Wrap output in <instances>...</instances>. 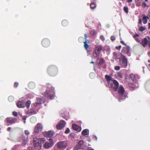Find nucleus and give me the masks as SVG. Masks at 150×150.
Here are the masks:
<instances>
[{"label":"nucleus","mask_w":150,"mask_h":150,"mask_svg":"<svg viewBox=\"0 0 150 150\" xmlns=\"http://www.w3.org/2000/svg\"><path fill=\"white\" fill-rule=\"evenodd\" d=\"M118 92L119 95L118 98V100L120 102L123 100L125 99L127 97V96L126 94H124L125 90L122 86H120L118 88Z\"/></svg>","instance_id":"obj_1"},{"label":"nucleus","mask_w":150,"mask_h":150,"mask_svg":"<svg viewBox=\"0 0 150 150\" xmlns=\"http://www.w3.org/2000/svg\"><path fill=\"white\" fill-rule=\"evenodd\" d=\"M48 88L47 89L44 95L47 98H50L51 99H52L54 97V96L51 95L50 94L54 93L53 91L54 90V87L51 86L50 85L48 87Z\"/></svg>","instance_id":"obj_2"},{"label":"nucleus","mask_w":150,"mask_h":150,"mask_svg":"<svg viewBox=\"0 0 150 150\" xmlns=\"http://www.w3.org/2000/svg\"><path fill=\"white\" fill-rule=\"evenodd\" d=\"M48 72L50 76H55L57 73V68L54 66H51L48 68Z\"/></svg>","instance_id":"obj_3"},{"label":"nucleus","mask_w":150,"mask_h":150,"mask_svg":"<svg viewBox=\"0 0 150 150\" xmlns=\"http://www.w3.org/2000/svg\"><path fill=\"white\" fill-rule=\"evenodd\" d=\"M119 64L123 68H126L127 66V60L124 55H121L119 60Z\"/></svg>","instance_id":"obj_4"},{"label":"nucleus","mask_w":150,"mask_h":150,"mask_svg":"<svg viewBox=\"0 0 150 150\" xmlns=\"http://www.w3.org/2000/svg\"><path fill=\"white\" fill-rule=\"evenodd\" d=\"M108 86L116 91L119 86L118 82L115 80H110L108 82Z\"/></svg>","instance_id":"obj_5"},{"label":"nucleus","mask_w":150,"mask_h":150,"mask_svg":"<svg viewBox=\"0 0 150 150\" xmlns=\"http://www.w3.org/2000/svg\"><path fill=\"white\" fill-rule=\"evenodd\" d=\"M49 140L50 141V142H45L44 146V147L46 149L51 148L54 144L53 141L52 139L49 138Z\"/></svg>","instance_id":"obj_6"},{"label":"nucleus","mask_w":150,"mask_h":150,"mask_svg":"<svg viewBox=\"0 0 150 150\" xmlns=\"http://www.w3.org/2000/svg\"><path fill=\"white\" fill-rule=\"evenodd\" d=\"M33 144L35 148L37 149H41L42 145L41 143L38 141V139L35 138L33 139Z\"/></svg>","instance_id":"obj_7"},{"label":"nucleus","mask_w":150,"mask_h":150,"mask_svg":"<svg viewBox=\"0 0 150 150\" xmlns=\"http://www.w3.org/2000/svg\"><path fill=\"white\" fill-rule=\"evenodd\" d=\"M141 44L144 47H145L147 44H148L149 47H150V40L149 38L148 37L147 38H145L142 40Z\"/></svg>","instance_id":"obj_8"},{"label":"nucleus","mask_w":150,"mask_h":150,"mask_svg":"<svg viewBox=\"0 0 150 150\" xmlns=\"http://www.w3.org/2000/svg\"><path fill=\"white\" fill-rule=\"evenodd\" d=\"M130 48L129 47H123L122 50V54L123 55L125 54H127V55L129 56L130 55L129 51Z\"/></svg>","instance_id":"obj_9"},{"label":"nucleus","mask_w":150,"mask_h":150,"mask_svg":"<svg viewBox=\"0 0 150 150\" xmlns=\"http://www.w3.org/2000/svg\"><path fill=\"white\" fill-rule=\"evenodd\" d=\"M83 143L84 142L83 141H80L78 144L74 147L73 150H78L83 149L84 146Z\"/></svg>","instance_id":"obj_10"},{"label":"nucleus","mask_w":150,"mask_h":150,"mask_svg":"<svg viewBox=\"0 0 150 150\" xmlns=\"http://www.w3.org/2000/svg\"><path fill=\"white\" fill-rule=\"evenodd\" d=\"M42 126L41 124L38 123L35 127L34 132L35 133H38L42 131Z\"/></svg>","instance_id":"obj_11"},{"label":"nucleus","mask_w":150,"mask_h":150,"mask_svg":"<svg viewBox=\"0 0 150 150\" xmlns=\"http://www.w3.org/2000/svg\"><path fill=\"white\" fill-rule=\"evenodd\" d=\"M67 146L66 143L64 141H61L57 144V147L59 149H65Z\"/></svg>","instance_id":"obj_12"},{"label":"nucleus","mask_w":150,"mask_h":150,"mask_svg":"<svg viewBox=\"0 0 150 150\" xmlns=\"http://www.w3.org/2000/svg\"><path fill=\"white\" fill-rule=\"evenodd\" d=\"M36 100V102L33 104L34 106L35 107H36L38 105H39L43 103H44L45 101V100L43 98H37Z\"/></svg>","instance_id":"obj_13"},{"label":"nucleus","mask_w":150,"mask_h":150,"mask_svg":"<svg viewBox=\"0 0 150 150\" xmlns=\"http://www.w3.org/2000/svg\"><path fill=\"white\" fill-rule=\"evenodd\" d=\"M66 122L63 120H62L57 125V128L58 129H61L65 125Z\"/></svg>","instance_id":"obj_14"},{"label":"nucleus","mask_w":150,"mask_h":150,"mask_svg":"<svg viewBox=\"0 0 150 150\" xmlns=\"http://www.w3.org/2000/svg\"><path fill=\"white\" fill-rule=\"evenodd\" d=\"M42 45L44 47H47L50 45V41L48 39H44L42 41Z\"/></svg>","instance_id":"obj_15"},{"label":"nucleus","mask_w":150,"mask_h":150,"mask_svg":"<svg viewBox=\"0 0 150 150\" xmlns=\"http://www.w3.org/2000/svg\"><path fill=\"white\" fill-rule=\"evenodd\" d=\"M19 141H22V144L24 145H25L28 142V138H25L24 135L21 136L19 138Z\"/></svg>","instance_id":"obj_16"},{"label":"nucleus","mask_w":150,"mask_h":150,"mask_svg":"<svg viewBox=\"0 0 150 150\" xmlns=\"http://www.w3.org/2000/svg\"><path fill=\"white\" fill-rule=\"evenodd\" d=\"M16 120L15 118H7L6 120V121L7 123L11 124L14 123Z\"/></svg>","instance_id":"obj_17"},{"label":"nucleus","mask_w":150,"mask_h":150,"mask_svg":"<svg viewBox=\"0 0 150 150\" xmlns=\"http://www.w3.org/2000/svg\"><path fill=\"white\" fill-rule=\"evenodd\" d=\"M113 58L114 59L117 60L118 59H120L121 55H123L122 54L119 53L117 54L115 52H114L113 54Z\"/></svg>","instance_id":"obj_18"},{"label":"nucleus","mask_w":150,"mask_h":150,"mask_svg":"<svg viewBox=\"0 0 150 150\" xmlns=\"http://www.w3.org/2000/svg\"><path fill=\"white\" fill-rule=\"evenodd\" d=\"M72 127L74 130H77L79 132H80L81 130V127L75 124H73L72 125Z\"/></svg>","instance_id":"obj_19"},{"label":"nucleus","mask_w":150,"mask_h":150,"mask_svg":"<svg viewBox=\"0 0 150 150\" xmlns=\"http://www.w3.org/2000/svg\"><path fill=\"white\" fill-rule=\"evenodd\" d=\"M17 106L19 108H24L25 106V103L24 101H19L17 104Z\"/></svg>","instance_id":"obj_20"},{"label":"nucleus","mask_w":150,"mask_h":150,"mask_svg":"<svg viewBox=\"0 0 150 150\" xmlns=\"http://www.w3.org/2000/svg\"><path fill=\"white\" fill-rule=\"evenodd\" d=\"M37 113V112L33 109H30L28 110L26 112V114L29 115H31L33 114H35Z\"/></svg>","instance_id":"obj_21"},{"label":"nucleus","mask_w":150,"mask_h":150,"mask_svg":"<svg viewBox=\"0 0 150 150\" xmlns=\"http://www.w3.org/2000/svg\"><path fill=\"white\" fill-rule=\"evenodd\" d=\"M43 135L46 137H51L53 135V133L51 131H49L47 132H44Z\"/></svg>","instance_id":"obj_22"},{"label":"nucleus","mask_w":150,"mask_h":150,"mask_svg":"<svg viewBox=\"0 0 150 150\" xmlns=\"http://www.w3.org/2000/svg\"><path fill=\"white\" fill-rule=\"evenodd\" d=\"M102 47L100 45H99L97 46H96V48L95 50L100 53V52H101V51L102 50Z\"/></svg>","instance_id":"obj_23"},{"label":"nucleus","mask_w":150,"mask_h":150,"mask_svg":"<svg viewBox=\"0 0 150 150\" xmlns=\"http://www.w3.org/2000/svg\"><path fill=\"white\" fill-rule=\"evenodd\" d=\"M83 136H86L89 134V130L88 129H86L83 130L81 132Z\"/></svg>","instance_id":"obj_24"},{"label":"nucleus","mask_w":150,"mask_h":150,"mask_svg":"<svg viewBox=\"0 0 150 150\" xmlns=\"http://www.w3.org/2000/svg\"><path fill=\"white\" fill-rule=\"evenodd\" d=\"M104 60L103 59L99 58L98 59V62L99 65H101L102 64L104 63Z\"/></svg>","instance_id":"obj_25"},{"label":"nucleus","mask_w":150,"mask_h":150,"mask_svg":"<svg viewBox=\"0 0 150 150\" xmlns=\"http://www.w3.org/2000/svg\"><path fill=\"white\" fill-rule=\"evenodd\" d=\"M149 17L146 16H144L143 17V22L144 24H146L147 23V19H149Z\"/></svg>","instance_id":"obj_26"},{"label":"nucleus","mask_w":150,"mask_h":150,"mask_svg":"<svg viewBox=\"0 0 150 150\" xmlns=\"http://www.w3.org/2000/svg\"><path fill=\"white\" fill-rule=\"evenodd\" d=\"M28 86L30 88L32 89L35 87V84L33 82H31L29 83Z\"/></svg>","instance_id":"obj_27"},{"label":"nucleus","mask_w":150,"mask_h":150,"mask_svg":"<svg viewBox=\"0 0 150 150\" xmlns=\"http://www.w3.org/2000/svg\"><path fill=\"white\" fill-rule=\"evenodd\" d=\"M100 53L95 50L93 53V55L94 57H96L99 56Z\"/></svg>","instance_id":"obj_28"},{"label":"nucleus","mask_w":150,"mask_h":150,"mask_svg":"<svg viewBox=\"0 0 150 150\" xmlns=\"http://www.w3.org/2000/svg\"><path fill=\"white\" fill-rule=\"evenodd\" d=\"M62 25L64 26H66L68 24V22L66 20H64L62 22Z\"/></svg>","instance_id":"obj_29"},{"label":"nucleus","mask_w":150,"mask_h":150,"mask_svg":"<svg viewBox=\"0 0 150 150\" xmlns=\"http://www.w3.org/2000/svg\"><path fill=\"white\" fill-rule=\"evenodd\" d=\"M46 141L45 139V138H40L38 139V141H39L40 143L41 144L43 143L44 142Z\"/></svg>","instance_id":"obj_30"},{"label":"nucleus","mask_w":150,"mask_h":150,"mask_svg":"<svg viewBox=\"0 0 150 150\" xmlns=\"http://www.w3.org/2000/svg\"><path fill=\"white\" fill-rule=\"evenodd\" d=\"M31 103V101H30L28 100L27 102L26 103H25V105H26L28 108H29Z\"/></svg>","instance_id":"obj_31"},{"label":"nucleus","mask_w":150,"mask_h":150,"mask_svg":"<svg viewBox=\"0 0 150 150\" xmlns=\"http://www.w3.org/2000/svg\"><path fill=\"white\" fill-rule=\"evenodd\" d=\"M30 121L33 123H35L36 122V119L34 117H31L30 119Z\"/></svg>","instance_id":"obj_32"},{"label":"nucleus","mask_w":150,"mask_h":150,"mask_svg":"<svg viewBox=\"0 0 150 150\" xmlns=\"http://www.w3.org/2000/svg\"><path fill=\"white\" fill-rule=\"evenodd\" d=\"M96 7V4L94 3H92L91 4L90 7L91 9H93Z\"/></svg>","instance_id":"obj_33"},{"label":"nucleus","mask_w":150,"mask_h":150,"mask_svg":"<svg viewBox=\"0 0 150 150\" xmlns=\"http://www.w3.org/2000/svg\"><path fill=\"white\" fill-rule=\"evenodd\" d=\"M105 77L107 81H108V82H109L110 80H113L111 79V77L109 76L106 75L105 76Z\"/></svg>","instance_id":"obj_34"},{"label":"nucleus","mask_w":150,"mask_h":150,"mask_svg":"<svg viewBox=\"0 0 150 150\" xmlns=\"http://www.w3.org/2000/svg\"><path fill=\"white\" fill-rule=\"evenodd\" d=\"M117 76L118 77V78L120 79L122 78L123 76L121 73L118 72L117 74Z\"/></svg>","instance_id":"obj_35"},{"label":"nucleus","mask_w":150,"mask_h":150,"mask_svg":"<svg viewBox=\"0 0 150 150\" xmlns=\"http://www.w3.org/2000/svg\"><path fill=\"white\" fill-rule=\"evenodd\" d=\"M34 95L33 93H30L28 94L27 96L29 98H32L34 96Z\"/></svg>","instance_id":"obj_36"},{"label":"nucleus","mask_w":150,"mask_h":150,"mask_svg":"<svg viewBox=\"0 0 150 150\" xmlns=\"http://www.w3.org/2000/svg\"><path fill=\"white\" fill-rule=\"evenodd\" d=\"M84 46L86 50L89 47V45L87 44V42L86 41H85L84 42Z\"/></svg>","instance_id":"obj_37"},{"label":"nucleus","mask_w":150,"mask_h":150,"mask_svg":"<svg viewBox=\"0 0 150 150\" xmlns=\"http://www.w3.org/2000/svg\"><path fill=\"white\" fill-rule=\"evenodd\" d=\"M8 100L9 101L12 102L14 100V98L12 96H11L9 97Z\"/></svg>","instance_id":"obj_38"},{"label":"nucleus","mask_w":150,"mask_h":150,"mask_svg":"<svg viewBox=\"0 0 150 150\" xmlns=\"http://www.w3.org/2000/svg\"><path fill=\"white\" fill-rule=\"evenodd\" d=\"M124 11L126 13H127L128 12V8L127 7L124 6L123 8Z\"/></svg>","instance_id":"obj_39"},{"label":"nucleus","mask_w":150,"mask_h":150,"mask_svg":"<svg viewBox=\"0 0 150 150\" xmlns=\"http://www.w3.org/2000/svg\"><path fill=\"white\" fill-rule=\"evenodd\" d=\"M146 28L144 27L141 26L139 28V29L140 31H142L145 29Z\"/></svg>","instance_id":"obj_40"},{"label":"nucleus","mask_w":150,"mask_h":150,"mask_svg":"<svg viewBox=\"0 0 150 150\" xmlns=\"http://www.w3.org/2000/svg\"><path fill=\"white\" fill-rule=\"evenodd\" d=\"M130 77L131 78L132 80V81H134L135 79H134V75L133 74H131L130 75Z\"/></svg>","instance_id":"obj_41"},{"label":"nucleus","mask_w":150,"mask_h":150,"mask_svg":"<svg viewBox=\"0 0 150 150\" xmlns=\"http://www.w3.org/2000/svg\"><path fill=\"white\" fill-rule=\"evenodd\" d=\"M27 116H23L22 117V119L23 120H24V123H25L26 122L25 120L26 119Z\"/></svg>","instance_id":"obj_42"},{"label":"nucleus","mask_w":150,"mask_h":150,"mask_svg":"<svg viewBox=\"0 0 150 150\" xmlns=\"http://www.w3.org/2000/svg\"><path fill=\"white\" fill-rule=\"evenodd\" d=\"M70 131L69 129L68 128H67L65 132V133L66 134H68L70 132Z\"/></svg>","instance_id":"obj_43"},{"label":"nucleus","mask_w":150,"mask_h":150,"mask_svg":"<svg viewBox=\"0 0 150 150\" xmlns=\"http://www.w3.org/2000/svg\"><path fill=\"white\" fill-rule=\"evenodd\" d=\"M90 76L91 78H93L95 77V74L93 73H91L90 74Z\"/></svg>","instance_id":"obj_44"},{"label":"nucleus","mask_w":150,"mask_h":150,"mask_svg":"<svg viewBox=\"0 0 150 150\" xmlns=\"http://www.w3.org/2000/svg\"><path fill=\"white\" fill-rule=\"evenodd\" d=\"M120 69V67L119 66H117L115 67V69L116 70H119Z\"/></svg>","instance_id":"obj_45"},{"label":"nucleus","mask_w":150,"mask_h":150,"mask_svg":"<svg viewBox=\"0 0 150 150\" xmlns=\"http://www.w3.org/2000/svg\"><path fill=\"white\" fill-rule=\"evenodd\" d=\"M146 4L145 3V2H143L142 3V7H143L144 8H145V7H146Z\"/></svg>","instance_id":"obj_46"},{"label":"nucleus","mask_w":150,"mask_h":150,"mask_svg":"<svg viewBox=\"0 0 150 150\" xmlns=\"http://www.w3.org/2000/svg\"><path fill=\"white\" fill-rule=\"evenodd\" d=\"M139 37V35L137 34H135L133 36V38H134V39L138 38Z\"/></svg>","instance_id":"obj_47"},{"label":"nucleus","mask_w":150,"mask_h":150,"mask_svg":"<svg viewBox=\"0 0 150 150\" xmlns=\"http://www.w3.org/2000/svg\"><path fill=\"white\" fill-rule=\"evenodd\" d=\"M100 39L102 41H104L105 40V39L104 36L103 35L101 36L100 37Z\"/></svg>","instance_id":"obj_48"},{"label":"nucleus","mask_w":150,"mask_h":150,"mask_svg":"<svg viewBox=\"0 0 150 150\" xmlns=\"http://www.w3.org/2000/svg\"><path fill=\"white\" fill-rule=\"evenodd\" d=\"M121 47V46L120 45V46H116V49L117 50H120Z\"/></svg>","instance_id":"obj_49"},{"label":"nucleus","mask_w":150,"mask_h":150,"mask_svg":"<svg viewBox=\"0 0 150 150\" xmlns=\"http://www.w3.org/2000/svg\"><path fill=\"white\" fill-rule=\"evenodd\" d=\"M111 40L112 41H114L115 40V37L113 36H112L111 37Z\"/></svg>","instance_id":"obj_50"},{"label":"nucleus","mask_w":150,"mask_h":150,"mask_svg":"<svg viewBox=\"0 0 150 150\" xmlns=\"http://www.w3.org/2000/svg\"><path fill=\"white\" fill-rule=\"evenodd\" d=\"M25 134L27 135H28L29 134L30 132L28 130H25Z\"/></svg>","instance_id":"obj_51"},{"label":"nucleus","mask_w":150,"mask_h":150,"mask_svg":"<svg viewBox=\"0 0 150 150\" xmlns=\"http://www.w3.org/2000/svg\"><path fill=\"white\" fill-rule=\"evenodd\" d=\"M13 115L14 116H17V113L15 112H13Z\"/></svg>","instance_id":"obj_52"},{"label":"nucleus","mask_w":150,"mask_h":150,"mask_svg":"<svg viewBox=\"0 0 150 150\" xmlns=\"http://www.w3.org/2000/svg\"><path fill=\"white\" fill-rule=\"evenodd\" d=\"M18 85V83L16 82L14 83V86L15 87H17Z\"/></svg>","instance_id":"obj_53"},{"label":"nucleus","mask_w":150,"mask_h":150,"mask_svg":"<svg viewBox=\"0 0 150 150\" xmlns=\"http://www.w3.org/2000/svg\"><path fill=\"white\" fill-rule=\"evenodd\" d=\"M135 39L136 41L138 42H140V40L138 38H137Z\"/></svg>","instance_id":"obj_54"},{"label":"nucleus","mask_w":150,"mask_h":150,"mask_svg":"<svg viewBox=\"0 0 150 150\" xmlns=\"http://www.w3.org/2000/svg\"><path fill=\"white\" fill-rule=\"evenodd\" d=\"M150 18V11H149L148 13V16Z\"/></svg>","instance_id":"obj_55"},{"label":"nucleus","mask_w":150,"mask_h":150,"mask_svg":"<svg viewBox=\"0 0 150 150\" xmlns=\"http://www.w3.org/2000/svg\"><path fill=\"white\" fill-rule=\"evenodd\" d=\"M11 129V128L10 127H9L7 129V131H9Z\"/></svg>","instance_id":"obj_56"},{"label":"nucleus","mask_w":150,"mask_h":150,"mask_svg":"<svg viewBox=\"0 0 150 150\" xmlns=\"http://www.w3.org/2000/svg\"><path fill=\"white\" fill-rule=\"evenodd\" d=\"M136 6H139L140 5V4H139L138 3H137L136 4Z\"/></svg>","instance_id":"obj_57"},{"label":"nucleus","mask_w":150,"mask_h":150,"mask_svg":"<svg viewBox=\"0 0 150 150\" xmlns=\"http://www.w3.org/2000/svg\"><path fill=\"white\" fill-rule=\"evenodd\" d=\"M121 43L124 45H126L125 44V43L124 41H121Z\"/></svg>","instance_id":"obj_58"},{"label":"nucleus","mask_w":150,"mask_h":150,"mask_svg":"<svg viewBox=\"0 0 150 150\" xmlns=\"http://www.w3.org/2000/svg\"><path fill=\"white\" fill-rule=\"evenodd\" d=\"M148 28L149 29H150V23H149V24H148Z\"/></svg>","instance_id":"obj_59"},{"label":"nucleus","mask_w":150,"mask_h":150,"mask_svg":"<svg viewBox=\"0 0 150 150\" xmlns=\"http://www.w3.org/2000/svg\"><path fill=\"white\" fill-rule=\"evenodd\" d=\"M139 23H142V20H141V19H139Z\"/></svg>","instance_id":"obj_60"},{"label":"nucleus","mask_w":150,"mask_h":150,"mask_svg":"<svg viewBox=\"0 0 150 150\" xmlns=\"http://www.w3.org/2000/svg\"><path fill=\"white\" fill-rule=\"evenodd\" d=\"M17 147V146H14V147L13 148V149L14 150H15V149H16V147Z\"/></svg>","instance_id":"obj_61"},{"label":"nucleus","mask_w":150,"mask_h":150,"mask_svg":"<svg viewBox=\"0 0 150 150\" xmlns=\"http://www.w3.org/2000/svg\"><path fill=\"white\" fill-rule=\"evenodd\" d=\"M132 0H128L127 2H131L132 1Z\"/></svg>","instance_id":"obj_62"},{"label":"nucleus","mask_w":150,"mask_h":150,"mask_svg":"<svg viewBox=\"0 0 150 150\" xmlns=\"http://www.w3.org/2000/svg\"><path fill=\"white\" fill-rule=\"evenodd\" d=\"M94 137H95V138L96 139V141H97V137L96 136H94Z\"/></svg>","instance_id":"obj_63"},{"label":"nucleus","mask_w":150,"mask_h":150,"mask_svg":"<svg viewBox=\"0 0 150 150\" xmlns=\"http://www.w3.org/2000/svg\"><path fill=\"white\" fill-rule=\"evenodd\" d=\"M84 36H85V39H86L87 38V35L86 34H85Z\"/></svg>","instance_id":"obj_64"}]
</instances>
